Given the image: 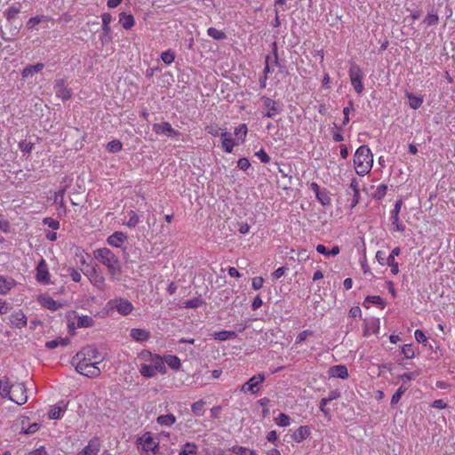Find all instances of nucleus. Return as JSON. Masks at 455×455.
Listing matches in <instances>:
<instances>
[{
    "label": "nucleus",
    "mask_w": 455,
    "mask_h": 455,
    "mask_svg": "<svg viewBox=\"0 0 455 455\" xmlns=\"http://www.w3.org/2000/svg\"><path fill=\"white\" fill-rule=\"evenodd\" d=\"M373 165V154L367 145L360 146L354 155V167L359 176L368 174Z\"/></svg>",
    "instance_id": "nucleus-1"
},
{
    "label": "nucleus",
    "mask_w": 455,
    "mask_h": 455,
    "mask_svg": "<svg viewBox=\"0 0 455 455\" xmlns=\"http://www.w3.org/2000/svg\"><path fill=\"white\" fill-rule=\"evenodd\" d=\"M94 258L108 267L110 275L119 279L122 274L120 262L117 257L108 249L100 248L93 252Z\"/></svg>",
    "instance_id": "nucleus-2"
},
{
    "label": "nucleus",
    "mask_w": 455,
    "mask_h": 455,
    "mask_svg": "<svg viewBox=\"0 0 455 455\" xmlns=\"http://www.w3.org/2000/svg\"><path fill=\"white\" fill-rule=\"evenodd\" d=\"M76 359L78 360L76 364V370L77 372L89 378H96L100 376V369L98 367V364L101 360L92 363V361L83 358Z\"/></svg>",
    "instance_id": "nucleus-3"
},
{
    "label": "nucleus",
    "mask_w": 455,
    "mask_h": 455,
    "mask_svg": "<svg viewBox=\"0 0 455 455\" xmlns=\"http://www.w3.org/2000/svg\"><path fill=\"white\" fill-rule=\"evenodd\" d=\"M351 85L355 91L361 94L364 89L363 84V72L362 68L355 63H352L348 71Z\"/></svg>",
    "instance_id": "nucleus-4"
},
{
    "label": "nucleus",
    "mask_w": 455,
    "mask_h": 455,
    "mask_svg": "<svg viewBox=\"0 0 455 455\" xmlns=\"http://www.w3.org/2000/svg\"><path fill=\"white\" fill-rule=\"evenodd\" d=\"M260 99L263 108L266 109V112L263 115L265 117L273 118L283 111V106L279 101L267 96H261Z\"/></svg>",
    "instance_id": "nucleus-5"
},
{
    "label": "nucleus",
    "mask_w": 455,
    "mask_h": 455,
    "mask_svg": "<svg viewBox=\"0 0 455 455\" xmlns=\"http://www.w3.org/2000/svg\"><path fill=\"white\" fill-rule=\"evenodd\" d=\"M140 357L145 361L150 362V365L153 366L156 372L165 373L166 368L164 361L159 355H153L151 352L144 350L140 353Z\"/></svg>",
    "instance_id": "nucleus-6"
},
{
    "label": "nucleus",
    "mask_w": 455,
    "mask_h": 455,
    "mask_svg": "<svg viewBox=\"0 0 455 455\" xmlns=\"http://www.w3.org/2000/svg\"><path fill=\"white\" fill-rule=\"evenodd\" d=\"M8 399L14 402L18 405L25 404L28 401V395L27 388L24 383H16Z\"/></svg>",
    "instance_id": "nucleus-7"
},
{
    "label": "nucleus",
    "mask_w": 455,
    "mask_h": 455,
    "mask_svg": "<svg viewBox=\"0 0 455 455\" xmlns=\"http://www.w3.org/2000/svg\"><path fill=\"white\" fill-rule=\"evenodd\" d=\"M311 190L315 193L317 201L323 206H329L331 204V197L330 191L325 188H321L316 182L310 184Z\"/></svg>",
    "instance_id": "nucleus-8"
},
{
    "label": "nucleus",
    "mask_w": 455,
    "mask_h": 455,
    "mask_svg": "<svg viewBox=\"0 0 455 455\" xmlns=\"http://www.w3.org/2000/svg\"><path fill=\"white\" fill-rule=\"evenodd\" d=\"M153 132L159 135H164L168 138H176L180 136V132L172 128L169 122L156 123L152 126Z\"/></svg>",
    "instance_id": "nucleus-9"
},
{
    "label": "nucleus",
    "mask_w": 455,
    "mask_h": 455,
    "mask_svg": "<svg viewBox=\"0 0 455 455\" xmlns=\"http://www.w3.org/2000/svg\"><path fill=\"white\" fill-rule=\"evenodd\" d=\"M265 379V375L262 373L252 376L241 387V391L244 393L249 392L251 394L258 393Z\"/></svg>",
    "instance_id": "nucleus-10"
},
{
    "label": "nucleus",
    "mask_w": 455,
    "mask_h": 455,
    "mask_svg": "<svg viewBox=\"0 0 455 455\" xmlns=\"http://www.w3.org/2000/svg\"><path fill=\"white\" fill-rule=\"evenodd\" d=\"M108 306L110 307V309H116L119 314L123 315H127L133 309L132 304L129 300L123 298L110 300L108 303Z\"/></svg>",
    "instance_id": "nucleus-11"
},
{
    "label": "nucleus",
    "mask_w": 455,
    "mask_h": 455,
    "mask_svg": "<svg viewBox=\"0 0 455 455\" xmlns=\"http://www.w3.org/2000/svg\"><path fill=\"white\" fill-rule=\"evenodd\" d=\"M99 357V351L94 346H86L80 350L72 359V363H75L76 358H83L89 361L96 360Z\"/></svg>",
    "instance_id": "nucleus-12"
},
{
    "label": "nucleus",
    "mask_w": 455,
    "mask_h": 455,
    "mask_svg": "<svg viewBox=\"0 0 455 455\" xmlns=\"http://www.w3.org/2000/svg\"><path fill=\"white\" fill-rule=\"evenodd\" d=\"M138 441L142 450L146 452L153 451L155 453L156 450L158 449V443L155 441L149 433L144 434Z\"/></svg>",
    "instance_id": "nucleus-13"
},
{
    "label": "nucleus",
    "mask_w": 455,
    "mask_h": 455,
    "mask_svg": "<svg viewBox=\"0 0 455 455\" xmlns=\"http://www.w3.org/2000/svg\"><path fill=\"white\" fill-rule=\"evenodd\" d=\"M54 92L56 97L61 99L62 100L70 99L72 95L71 91L66 86L65 81L63 79H59L56 81L54 84Z\"/></svg>",
    "instance_id": "nucleus-14"
},
{
    "label": "nucleus",
    "mask_w": 455,
    "mask_h": 455,
    "mask_svg": "<svg viewBox=\"0 0 455 455\" xmlns=\"http://www.w3.org/2000/svg\"><path fill=\"white\" fill-rule=\"evenodd\" d=\"M90 279L91 283L100 290L105 287V280L101 274L98 273L94 267L91 270L84 273Z\"/></svg>",
    "instance_id": "nucleus-15"
},
{
    "label": "nucleus",
    "mask_w": 455,
    "mask_h": 455,
    "mask_svg": "<svg viewBox=\"0 0 455 455\" xmlns=\"http://www.w3.org/2000/svg\"><path fill=\"white\" fill-rule=\"evenodd\" d=\"M49 271L48 267L44 259L40 260L36 267V280L39 283H49Z\"/></svg>",
    "instance_id": "nucleus-16"
},
{
    "label": "nucleus",
    "mask_w": 455,
    "mask_h": 455,
    "mask_svg": "<svg viewBox=\"0 0 455 455\" xmlns=\"http://www.w3.org/2000/svg\"><path fill=\"white\" fill-rule=\"evenodd\" d=\"M101 19H102V31H103V36L101 37V41H102V43H104L105 41L111 39V37H110L111 28H110L109 24L112 21V16L110 13L105 12L101 15Z\"/></svg>",
    "instance_id": "nucleus-17"
},
{
    "label": "nucleus",
    "mask_w": 455,
    "mask_h": 455,
    "mask_svg": "<svg viewBox=\"0 0 455 455\" xmlns=\"http://www.w3.org/2000/svg\"><path fill=\"white\" fill-rule=\"evenodd\" d=\"M10 322L12 326L21 329L27 325V317L21 310H19L11 315Z\"/></svg>",
    "instance_id": "nucleus-18"
},
{
    "label": "nucleus",
    "mask_w": 455,
    "mask_h": 455,
    "mask_svg": "<svg viewBox=\"0 0 455 455\" xmlns=\"http://www.w3.org/2000/svg\"><path fill=\"white\" fill-rule=\"evenodd\" d=\"M15 384H12L10 379L6 376L0 379V396L8 398L13 390Z\"/></svg>",
    "instance_id": "nucleus-19"
},
{
    "label": "nucleus",
    "mask_w": 455,
    "mask_h": 455,
    "mask_svg": "<svg viewBox=\"0 0 455 455\" xmlns=\"http://www.w3.org/2000/svg\"><path fill=\"white\" fill-rule=\"evenodd\" d=\"M329 373L331 377L345 379L348 377V371L345 365H335L330 368Z\"/></svg>",
    "instance_id": "nucleus-20"
},
{
    "label": "nucleus",
    "mask_w": 455,
    "mask_h": 455,
    "mask_svg": "<svg viewBox=\"0 0 455 455\" xmlns=\"http://www.w3.org/2000/svg\"><path fill=\"white\" fill-rule=\"evenodd\" d=\"M14 279L0 275V294H6L15 285Z\"/></svg>",
    "instance_id": "nucleus-21"
},
{
    "label": "nucleus",
    "mask_w": 455,
    "mask_h": 455,
    "mask_svg": "<svg viewBox=\"0 0 455 455\" xmlns=\"http://www.w3.org/2000/svg\"><path fill=\"white\" fill-rule=\"evenodd\" d=\"M130 336L136 341H146L149 339V332L144 329L133 328L130 331Z\"/></svg>",
    "instance_id": "nucleus-22"
},
{
    "label": "nucleus",
    "mask_w": 455,
    "mask_h": 455,
    "mask_svg": "<svg viewBox=\"0 0 455 455\" xmlns=\"http://www.w3.org/2000/svg\"><path fill=\"white\" fill-rule=\"evenodd\" d=\"M126 238L127 236L124 233L116 231L108 238V243L111 246L119 247Z\"/></svg>",
    "instance_id": "nucleus-23"
},
{
    "label": "nucleus",
    "mask_w": 455,
    "mask_h": 455,
    "mask_svg": "<svg viewBox=\"0 0 455 455\" xmlns=\"http://www.w3.org/2000/svg\"><path fill=\"white\" fill-rule=\"evenodd\" d=\"M310 435V429L307 426L299 427L293 434L292 440L297 443H301Z\"/></svg>",
    "instance_id": "nucleus-24"
},
{
    "label": "nucleus",
    "mask_w": 455,
    "mask_h": 455,
    "mask_svg": "<svg viewBox=\"0 0 455 455\" xmlns=\"http://www.w3.org/2000/svg\"><path fill=\"white\" fill-rule=\"evenodd\" d=\"M52 18L49 17V16H46V15H36V16H34V17H31L27 24H26V27L28 30H33L36 28V27L41 23V22H44V21H49L51 20Z\"/></svg>",
    "instance_id": "nucleus-25"
},
{
    "label": "nucleus",
    "mask_w": 455,
    "mask_h": 455,
    "mask_svg": "<svg viewBox=\"0 0 455 455\" xmlns=\"http://www.w3.org/2000/svg\"><path fill=\"white\" fill-rule=\"evenodd\" d=\"M119 22L124 29H131L135 25L133 16L124 12L120 13Z\"/></svg>",
    "instance_id": "nucleus-26"
},
{
    "label": "nucleus",
    "mask_w": 455,
    "mask_h": 455,
    "mask_svg": "<svg viewBox=\"0 0 455 455\" xmlns=\"http://www.w3.org/2000/svg\"><path fill=\"white\" fill-rule=\"evenodd\" d=\"M43 63H36V65H29L23 68L21 76L24 78L32 76L34 73H38L44 68Z\"/></svg>",
    "instance_id": "nucleus-27"
},
{
    "label": "nucleus",
    "mask_w": 455,
    "mask_h": 455,
    "mask_svg": "<svg viewBox=\"0 0 455 455\" xmlns=\"http://www.w3.org/2000/svg\"><path fill=\"white\" fill-rule=\"evenodd\" d=\"M70 340L68 338H57L55 339L47 341L45 343V347L49 349H54L59 346L66 347L69 344Z\"/></svg>",
    "instance_id": "nucleus-28"
},
{
    "label": "nucleus",
    "mask_w": 455,
    "mask_h": 455,
    "mask_svg": "<svg viewBox=\"0 0 455 455\" xmlns=\"http://www.w3.org/2000/svg\"><path fill=\"white\" fill-rule=\"evenodd\" d=\"M406 97L409 100V105L412 109H418L423 103V97L416 96L411 92H406Z\"/></svg>",
    "instance_id": "nucleus-29"
},
{
    "label": "nucleus",
    "mask_w": 455,
    "mask_h": 455,
    "mask_svg": "<svg viewBox=\"0 0 455 455\" xmlns=\"http://www.w3.org/2000/svg\"><path fill=\"white\" fill-rule=\"evenodd\" d=\"M212 336L217 340L224 341V340H228V339H235L237 335L235 331H220L214 332L212 334Z\"/></svg>",
    "instance_id": "nucleus-30"
},
{
    "label": "nucleus",
    "mask_w": 455,
    "mask_h": 455,
    "mask_svg": "<svg viewBox=\"0 0 455 455\" xmlns=\"http://www.w3.org/2000/svg\"><path fill=\"white\" fill-rule=\"evenodd\" d=\"M20 12V5H12L4 11V16L7 20L16 19L17 15Z\"/></svg>",
    "instance_id": "nucleus-31"
},
{
    "label": "nucleus",
    "mask_w": 455,
    "mask_h": 455,
    "mask_svg": "<svg viewBox=\"0 0 455 455\" xmlns=\"http://www.w3.org/2000/svg\"><path fill=\"white\" fill-rule=\"evenodd\" d=\"M157 423L161 426L170 427L176 421V418L173 414L161 415L156 419Z\"/></svg>",
    "instance_id": "nucleus-32"
},
{
    "label": "nucleus",
    "mask_w": 455,
    "mask_h": 455,
    "mask_svg": "<svg viewBox=\"0 0 455 455\" xmlns=\"http://www.w3.org/2000/svg\"><path fill=\"white\" fill-rule=\"evenodd\" d=\"M76 325L78 328H88L94 325V321L89 315H82L78 316Z\"/></svg>",
    "instance_id": "nucleus-33"
},
{
    "label": "nucleus",
    "mask_w": 455,
    "mask_h": 455,
    "mask_svg": "<svg viewBox=\"0 0 455 455\" xmlns=\"http://www.w3.org/2000/svg\"><path fill=\"white\" fill-rule=\"evenodd\" d=\"M197 447L193 443H187L183 445L179 455H196Z\"/></svg>",
    "instance_id": "nucleus-34"
},
{
    "label": "nucleus",
    "mask_w": 455,
    "mask_h": 455,
    "mask_svg": "<svg viewBox=\"0 0 455 455\" xmlns=\"http://www.w3.org/2000/svg\"><path fill=\"white\" fill-rule=\"evenodd\" d=\"M379 329V322L377 319L371 320L370 323L365 324L364 335H368L370 332L377 333Z\"/></svg>",
    "instance_id": "nucleus-35"
},
{
    "label": "nucleus",
    "mask_w": 455,
    "mask_h": 455,
    "mask_svg": "<svg viewBox=\"0 0 455 455\" xmlns=\"http://www.w3.org/2000/svg\"><path fill=\"white\" fill-rule=\"evenodd\" d=\"M207 35L215 40H223L226 38V34L223 31L212 27L207 29Z\"/></svg>",
    "instance_id": "nucleus-36"
},
{
    "label": "nucleus",
    "mask_w": 455,
    "mask_h": 455,
    "mask_svg": "<svg viewBox=\"0 0 455 455\" xmlns=\"http://www.w3.org/2000/svg\"><path fill=\"white\" fill-rule=\"evenodd\" d=\"M408 388L409 387L406 386L405 384L400 386V387L396 390V392L393 395L391 398V404H396Z\"/></svg>",
    "instance_id": "nucleus-37"
},
{
    "label": "nucleus",
    "mask_w": 455,
    "mask_h": 455,
    "mask_svg": "<svg viewBox=\"0 0 455 455\" xmlns=\"http://www.w3.org/2000/svg\"><path fill=\"white\" fill-rule=\"evenodd\" d=\"M165 363L174 370H178L181 365L180 359L176 355H168L165 357Z\"/></svg>",
    "instance_id": "nucleus-38"
},
{
    "label": "nucleus",
    "mask_w": 455,
    "mask_h": 455,
    "mask_svg": "<svg viewBox=\"0 0 455 455\" xmlns=\"http://www.w3.org/2000/svg\"><path fill=\"white\" fill-rule=\"evenodd\" d=\"M387 191V186L386 184H380L377 187L376 190L372 194V196L376 200H381L384 198Z\"/></svg>",
    "instance_id": "nucleus-39"
},
{
    "label": "nucleus",
    "mask_w": 455,
    "mask_h": 455,
    "mask_svg": "<svg viewBox=\"0 0 455 455\" xmlns=\"http://www.w3.org/2000/svg\"><path fill=\"white\" fill-rule=\"evenodd\" d=\"M140 374L143 377L147 378H152L156 375V371L153 368L152 365L148 364H142L140 370Z\"/></svg>",
    "instance_id": "nucleus-40"
},
{
    "label": "nucleus",
    "mask_w": 455,
    "mask_h": 455,
    "mask_svg": "<svg viewBox=\"0 0 455 455\" xmlns=\"http://www.w3.org/2000/svg\"><path fill=\"white\" fill-rule=\"evenodd\" d=\"M161 60L166 64H172L175 60V52L172 50L163 52L161 54Z\"/></svg>",
    "instance_id": "nucleus-41"
},
{
    "label": "nucleus",
    "mask_w": 455,
    "mask_h": 455,
    "mask_svg": "<svg viewBox=\"0 0 455 455\" xmlns=\"http://www.w3.org/2000/svg\"><path fill=\"white\" fill-rule=\"evenodd\" d=\"M236 143L233 138L221 140V147L226 153H231Z\"/></svg>",
    "instance_id": "nucleus-42"
},
{
    "label": "nucleus",
    "mask_w": 455,
    "mask_h": 455,
    "mask_svg": "<svg viewBox=\"0 0 455 455\" xmlns=\"http://www.w3.org/2000/svg\"><path fill=\"white\" fill-rule=\"evenodd\" d=\"M232 451L235 454L239 455H257L255 451L250 450L248 448L243 447V446H234L232 447Z\"/></svg>",
    "instance_id": "nucleus-43"
},
{
    "label": "nucleus",
    "mask_w": 455,
    "mask_h": 455,
    "mask_svg": "<svg viewBox=\"0 0 455 455\" xmlns=\"http://www.w3.org/2000/svg\"><path fill=\"white\" fill-rule=\"evenodd\" d=\"M123 145L118 140H111L107 145V149L111 153H117L122 150Z\"/></svg>",
    "instance_id": "nucleus-44"
},
{
    "label": "nucleus",
    "mask_w": 455,
    "mask_h": 455,
    "mask_svg": "<svg viewBox=\"0 0 455 455\" xmlns=\"http://www.w3.org/2000/svg\"><path fill=\"white\" fill-rule=\"evenodd\" d=\"M423 22L428 27L435 26V25L438 24L439 17L436 13L431 12L426 16Z\"/></svg>",
    "instance_id": "nucleus-45"
},
{
    "label": "nucleus",
    "mask_w": 455,
    "mask_h": 455,
    "mask_svg": "<svg viewBox=\"0 0 455 455\" xmlns=\"http://www.w3.org/2000/svg\"><path fill=\"white\" fill-rule=\"evenodd\" d=\"M18 147L21 152L29 154L34 148V144L27 140H21L19 142Z\"/></svg>",
    "instance_id": "nucleus-46"
},
{
    "label": "nucleus",
    "mask_w": 455,
    "mask_h": 455,
    "mask_svg": "<svg viewBox=\"0 0 455 455\" xmlns=\"http://www.w3.org/2000/svg\"><path fill=\"white\" fill-rule=\"evenodd\" d=\"M235 134L241 138L242 142L244 140L247 134V126L245 124H242L235 129Z\"/></svg>",
    "instance_id": "nucleus-47"
},
{
    "label": "nucleus",
    "mask_w": 455,
    "mask_h": 455,
    "mask_svg": "<svg viewBox=\"0 0 455 455\" xmlns=\"http://www.w3.org/2000/svg\"><path fill=\"white\" fill-rule=\"evenodd\" d=\"M354 110V103L352 100H350L348 102V106L347 107H345L343 108V115H344V118H343V124L346 125L348 124L349 122V114L351 111Z\"/></svg>",
    "instance_id": "nucleus-48"
},
{
    "label": "nucleus",
    "mask_w": 455,
    "mask_h": 455,
    "mask_svg": "<svg viewBox=\"0 0 455 455\" xmlns=\"http://www.w3.org/2000/svg\"><path fill=\"white\" fill-rule=\"evenodd\" d=\"M275 422L280 427H287L290 425V417L284 413H280L275 419Z\"/></svg>",
    "instance_id": "nucleus-49"
},
{
    "label": "nucleus",
    "mask_w": 455,
    "mask_h": 455,
    "mask_svg": "<svg viewBox=\"0 0 455 455\" xmlns=\"http://www.w3.org/2000/svg\"><path fill=\"white\" fill-rule=\"evenodd\" d=\"M402 353L404 355V356L408 359H411L414 357L415 353L412 345L406 344L402 347Z\"/></svg>",
    "instance_id": "nucleus-50"
},
{
    "label": "nucleus",
    "mask_w": 455,
    "mask_h": 455,
    "mask_svg": "<svg viewBox=\"0 0 455 455\" xmlns=\"http://www.w3.org/2000/svg\"><path fill=\"white\" fill-rule=\"evenodd\" d=\"M62 409L59 406H52L49 411V418L58 419L61 417Z\"/></svg>",
    "instance_id": "nucleus-51"
},
{
    "label": "nucleus",
    "mask_w": 455,
    "mask_h": 455,
    "mask_svg": "<svg viewBox=\"0 0 455 455\" xmlns=\"http://www.w3.org/2000/svg\"><path fill=\"white\" fill-rule=\"evenodd\" d=\"M366 301L371 302L375 305H379L381 307H384L385 302L383 299L379 296L374 295V296H367L365 299Z\"/></svg>",
    "instance_id": "nucleus-52"
},
{
    "label": "nucleus",
    "mask_w": 455,
    "mask_h": 455,
    "mask_svg": "<svg viewBox=\"0 0 455 455\" xmlns=\"http://www.w3.org/2000/svg\"><path fill=\"white\" fill-rule=\"evenodd\" d=\"M43 305L52 310H57L59 308V306L57 305V302L53 300L52 298H46L43 300Z\"/></svg>",
    "instance_id": "nucleus-53"
},
{
    "label": "nucleus",
    "mask_w": 455,
    "mask_h": 455,
    "mask_svg": "<svg viewBox=\"0 0 455 455\" xmlns=\"http://www.w3.org/2000/svg\"><path fill=\"white\" fill-rule=\"evenodd\" d=\"M255 156H257L263 164H267L270 162V157L264 149L257 151L255 153Z\"/></svg>",
    "instance_id": "nucleus-54"
},
{
    "label": "nucleus",
    "mask_w": 455,
    "mask_h": 455,
    "mask_svg": "<svg viewBox=\"0 0 455 455\" xmlns=\"http://www.w3.org/2000/svg\"><path fill=\"white\" fill-rule=\"evenodd\" d=\"M204 402L203 400H199V401L194 403L191 406V410H192L193 413L196 415H200L201 411L204 408Z\"/></svg>",
    "instance_id": "nucleus-55"
},
{
    "label": "nucleus",
    "mask_w": 455,
    "mask_h": 455,
    "mask_svg": "<svg viewBox=\"0 0 455 455\" xmlns=\"http://www.w3.org/2000/svg\"><path fill=\"white\" fill-rule=\"evenodd\" d=\"M386 263L390 267L393 275H397L399 273L398 263L395 259L387 258Z\"/></svg>",
    "instance_id": "nucleus-56"
},
{
    "label": "nucleus",
    "mask_w": 455,
    "mask_h": 455,
    "mask_svg": "<svg viewBox=\"0 0 455 455\" xmlns=\"http://www.w3.org/2000/svg\"><path fill=\"white\" fill-rule=\"evenodd\" d=\"M184 304L187 308H196L202 304V300L196 298L185 301Z\"/></svg>",
    "instance_id": "nucleus-57"
},
{
    "label": "nucleus",
    "mask_w": 455,
    "mask_h": 455,
    "mask_svg": "<svg viewBox=\"0 0 455 455\" xmlns=\"http://www.w3.org/2000/svg\"><path fill=\"white\" fill-rule=\"evenodd\" d=\"M205 130L209 134L217 137L220 136L222 129L219 128L217 125H209L205 128Z\"/></svg>",
    "instance_id": "nucleus-58"
},
{
    "label": "nucleus",
    "mask_w": 455,
    "mask_h": 455,
    "mask_svg": "<svg viewBox=\"0 0 455 455\" xmlns=\"http://www.w3.org/2000/svg\"><path fill=\"white\" fill-rule=\"evenodd\" d=\"M39 428H40L39 424L33 423V424H30L28 427V428L22 430L21 433L26 434V435L34 434V433L37 432L39 430Z\"/></svg>",
    "instance_id": "nucleus-59"
},
{
    "label": "nucleus",
    "mask_w": 455,
    "mask_h": 455,
    "mask_svg": "<svg viewBox=\"0 0 455 455\" xmlns=\"http://www.w3.org/2000/svg\"><path fill=\"white\" fill-rule=\"evenodd\" d=\"M418 375L419 374L416 371L406 372V373H403V375L399 376V379L403 380V384H405L406 381H410V380L415 379Z\"/></svg>",
    "instance_id": "nucleus-60"
},
{
    "label": "nucleus",
    "mask_w": 455,
    "mask_h": 455,
    "mask_svg": "<svg viewBox=\"0 0 455 455\" xmlns=\"http://www.w3.org/2000/svg\"><path fill=\"white\" fill-rule=\"evenodd\" d=\"M237 166L243 170V171H246L247 169H249V167L251 166V164H250V161L245 158V157H243V158H240L237 162Z\"/></svg>",
    "instance_id": "nucleus-61"
},
{
    "label": "nucleus",
    "mask_w": 455,
    "mask_h": 455,
    "mask_svg": "<svg viewBox=\"0 0 455 455\" xmlns=\"http://www.w3.org/2000/svg\"><path fill=\"white\" fill-rule=\"evenodd\" d=\"M414 337H415V339L419 342V343H426L427 339L426 337V335L424 334V332L420 330H416L415 332H414Z\"/></svg>",
    "instance_id": "nucleus-62"
},
{
    "label": "nucleus",
    "mask_w": 455,
    "mask_h": 455,
    "mask_svg": "<svg viewBox=\"0 0 455 455\" xmlns=\"http://www.w3.org/2000/svg\"><path fill=\"white\" fill-rule=\"evenodd\" d=\"M312 334H313V332L309 330L303 331L300 333H299V335L297 336L296 342L300 343Z\"/></svg>",
    "instance_id": "nucleus-63"
},
{
    "label": "nucleus",
    "mask_w": 455,
    "mask_h": 455,
    "mask_svg": "<svg viewBox=\"0 0 455 455\" xmlns=\"http://www.w3.org/2000/svg\"><path fill=\"white\" fill-rule=\"evenodd\" d=\"M264 279L262 277H255L252 279L251 286L254 290H259L262 288Z\"/></svg>",
    "instance_id": "nucleus-64"
}]
</instances>
